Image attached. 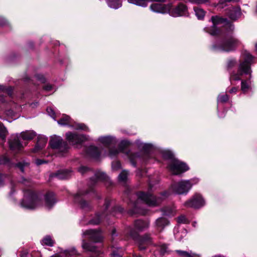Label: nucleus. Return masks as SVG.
<instances>
[{
  "instance_id": "obj_1",
  "label": "nucleus",
  "mask_w": 257,
  "mask_h": 257,
  "mask_svg": "<svg viewBox=\"0 0 257 257\" xmlns=\"http://www.w3.org/2000/svg\"><path fill=\"white\" fill-rule=\"evenodd\" d=\"M243 56L244 61L239 64L237 72L230 73V79L239 80L243 74H250L251 71L250 65L253 61V57L247 52L244 53Z\"/></svg>"
},
{
  "instance_id": "obj_2",
  "label": "nucleus",
  "mask_w": 257,
  "mask_h": 257,
  "mask_svg": "<svg viewBox=\"0 0 257 257\" xmlns=\"http://www.w3.org/2000/svg\"><path fill=\"white\" fill-rule=\"evenodd\" d=\"M163 155L164 158L171 159L169 162V168L173 174L180 175L188 170L189 167L185 163L173 158V155L171 152L165 151Z\"/></svg>"
},
{
  "instance_id": "obj_3",
  "label": "nucleus",
  "mask_w": 257,
  "mask_h": 257,
  "mask_svg": "<svg viewBox=\"0 0 257 257\" xmlns=\"http://www.w3.org/2000/svg\"><path fill=\"white\" fill-rule=\"evenodd\" d=\"M36 136V134L33 131H26L17 134L9 141L10 148L13 151L19 150L24 147L23 144L20 142V139L24 141H30Z\"/></svg>"
},
{
  "instance_id": "obj_4",
  "label": "nucleus",
  "mask_w": 257,
  "mask_h": 257,
  "mask_svg": "<svg viewBox=\"0 0 257 257\" xmlns=\"http://www.w3.org/2000/svg\"><path fill=\"white\" fill-rule=\"evenodd\" d=\"M41 205V201L38 194L36 193L28 190L24 193V197L22 200L21 205L28 209L37 208Z\"/></svg>"
},
{
  "instance_id": "obj_5",
  "label": "nucleus",
  "mask_w": 257,
  "mask_h": 257,
  "mask_svg": "<svg viewBox=\"0 0 257 257\" xmlns=\"http://www.w3.org/2000/svg\"><path fill=\"white\" fill-rule=\"evenodd\" d=\"M240 44L238 40L233 37L218 42L213 45V49L219 52H229L234 50Z\"/></svg>"
},
{
  "instance_id": "obj_6",
  "label": "nucleus",
  "mask_w": 257,
  "mask_h": 257,
  "mask_svg": "<svg viewBox=\"0 0 257 257\" xmlns=\"http://www.w3.org/2000/svg\"><path fill=\"white\" fill-rule=\"evenodd\" d=\"M168 196V193L167 192H164L161 194V196L158 197L149 192H140L138 194V198L149 206H156L159 205L163 199Z\"/></svg>"
},
{
  "instance_id": "obj_7",
  "label": "nucleus",
  "mask_w": 257,
  "mask_h": 257,
  "mask_svg": "<svg viewBox=\"0 0 257 257\" xmlns=\"http://www.w3.org/2000/svg\"><path fill=\"white\" fill-rule=\"evenodd\" d=\"M192 186V184L190 180H182L173 184L171 189L176 194H186Z\"/></svg>"
},
{
  "instance_id": "obj_8",
  "label": "nucleus",
  "mask_w": 257,
  "mask_h": 257,
  "mask_svg": "<svg viewBox=\"0 0 257 257\" xmlns=\"http://www.w3.org/2000/svg\"><path fill=\"white\" fill-rule=\"evenodd\" d=\"M211 21L213 23V27L211 29L207 31L212 36L216 35L219 33V30L216 27L218 25L226 24L230 32H232L234 29L233 26L231 23L228 22L226 19H223L218 16H214L212 17Z\"/></svg>"
},
{
  "instance_id": "obj_9",
  "label": "nucleus",
  "mask_w": 257,
  "mask_h": 257,
  "mask_svg": "<svg viewBox=\"0 0 257 257\" xmlns=\"http://www.w3.org/2000/svg\"><path fill=\"white\" fill-rule=\"evenodd\" d=\"M49 145L53 149L58 152H66L68 149L67 143L64 142L61 137L56 136L52 137Z\"/></svg>"
},
{
  "instance_id": "obj_10",
  "label": "nucleus",
  "mask_w": 257,
  "mask_h": 257,
  "mask_svg": "<svg viewBox=\"0 0 257 257\" xmlns=\"http://www.w3.org/2000/svg\"><path fill=\"white\" fill-rule=\"evenodd\" d=\"M205 204V201L199 194H195L192 198L186 201L184 205L187 207L199 208L203 206Z\"/></svg>"
},
{
  "instance_id": "obj_11",
  "label": "nucleus",
  "mask_w": 257,
  "mask_h": 257,
  "mask_svg": "<svg viewBox=\"0 0 257 257\" xmlns=\"http://www.w3.org/2000/svg\"><path fill=\"white\" fill-rule=\"evenodd\" d=\"M82 236L95 242L101 241L102 239L100 232L93 229L85 230L83 232Z\"/></svg>"
},
{
  "instance_id": "obj_12",
  "label": "nucleus",
  "mask_w": 257,
  "mask_h": 257,
  "mask_svg": "<svg viewBox=\"0 0 257 257\" xmlns=\"http://www.w3.org/2000/svg\"><path fill=\"white\" fill-rule=\"evenodd\" d=\"M134 225V229L130 231V235L135 238L138 232L143 231L149 227V223L147 221L137 220L135 222Z\"/></svg>"
},
{
  "instance_id": "obj_13",
  "label": "nucleus",
  "mask_w": 257,
  "mask_h": 257,
  "mask_svg": "<svg viewBox=\"0 0 257 257\" xmlns=\"http://www.w3.org/2000/svg\"><path fill=\"white\" fill-rule=\"evenodd\" d=\"M170 15L174 17L187 16V8L184 4H180L170 11Z\"/></svg>"
},
{
  "instance_id": "obj_14",
  "label": "nucleus",
  "mask_w": 257,
  "mask_h": 257,
  "mask_svg": "<svg viewBox=\"0 0 257 257\" xmlns=\"http://www.w3.org/2000/svg\"><path fill=\"white\" fill-rule=\"evenodd\" d=\"M66 136L69 142L73 145L80 144L87 140V137L85 136L78 135L72 133H67Z\"/></svg>"
},
{
  "instance_id": "obj_15",
  "label": "nucleus",
  "mask_w": 257,
  "mask_h": 257,
  "mask_svg": "<svg viewBox=\"0 0 257 257\" xmlns=\"http://www.w3.org/2000/svg\"><path fill=\"white\" fill-rule=\"evenodd\" d=\"M150 9L154 12L164 14L169 11L170 7L162 3H155L151 5Z\"/></svg>"
},
{
  "instance_id": "obj_16",
  "label": "nucleus",
  "mask_w": 257,
  "mask_h": 257,
  "mask_svg": "<svg viewBox=\"0 0 257 257\" xmlns=\"http://www.w3.org/2000/svg\"><path fill=\"white\" fill-rule=\"evenodd\" d=\"M82 247L86 251H90L93 253L92 255V257H97L99 255V250L95 246L91 245L90 243L85 242L84 240H83Z\"/></svg>"
},
{
  "instance_id": "obj_17",
  "label": "nucleus",
  "mask_w": 257,
  "mask_h": 257,
  "mask_svg": "<svg viewBox=\"0 0 257 257\" xmlns=\"http://www.w3.org/2000/svg\"><path fill=\"white\" fill-rule=\"evenodd\" d=\"M56 202L54 194L52 192L47 193L45 197V205L48 209L51 208Z\"/></svg>"
},
{
  "instance_id": "obj_18",
  "label": "nucleus",
  "mask_w": 257,
  "mask_h": 257,
  "mask_svg": "<svg viewBox=\"0 0 257 257\" xmlns=\"http://www.w3.org/2000/svg\"><path fill=\"white\" fill-rule=\"evenodd\" d=\"M47 142V139L44 136H39L35 147L33 149V151L35 153L38 152L40 150L44 148Z\"/></svg>"
},
{
  "instance_id": "obj_19",
  "label": "nucleus",
  "mask_w": 257,
  "mask_h": 257,
  "mask_svg": "<svg viewBox=\"0 0 257 257\" xmlns=\"http://www.w3.org/2000/svg\"><path fill=\"white\" fill-rule=\"evenodd\" d=\"M98 141L104 146L114 145L116 142L115 139L110 136L99 137Z\"/></svg>"
},
{
  "instance_id": "obj_20",
  "label": "nucleus",
  "mask_w": 257,
  "mask_h": 257,
  "mask_svg": "<svg viewBox=\"0 0 257 257\" xmlns=\"http://www.w3.org/2000/svg\"><path fill=\"white\" fill-rule=\"evenodd\" d=\"M127 1L130 4H134L138 6L146 7L147 6L149 2L156 1L164 2L165 0H127Z\"/></svg>"
},
{
  "instance_id": "obj_21",
  "label": "nucleus",
  "mask_w": 257,
  "mask_h": 257,
  "mask_svg": "<svg viewBox=\"0 0 257 257\" xmlns=\"http://www.w3.org/2000/svg\"><path fill=\"white\" fill-rule=\"evenodd\" d=\"M169 224V221L165 217H160L156 221V227L158 230L161 231Z\"/></svg>"
},
{
  "instance_id": "obj_22",
  "label": "nucleus",
  "mask_w": 257,
  "mask_h": 257,
  "mask_svg": "<svg viewBox=\"0 0 257 257\" xmlns=\"http://www.w3.org/2000/svg\"><path fill=\"white\" fill-rule=\"evenodd\" d=\"M228 15L233 20L237 19L240 15V10L238 8H232L229 10Z\"/></svg>"
},
{
  "instance_id": "obj_23",
  "label": "nucleus",
  "mask_w": 257,
  "mask_h": 257,
  "mask_svg": "<svg viewBox=\"0 0 257 257\" xmlns=\"http://www.w3.org/2000/svg\"><path fill=\"white\" fill-rule=\"evenodd\" d=\"M11 88H8L4 86L0 85V101L2 102H5L6 94H11Z\"/></svg>"
},
{
  "instance_id": "obj_24",
  "label": "nucleus",
  "mask_w": 257,
  "mask_h": 257,
  "mask_svg": "<svg viewBox=\"0 0 257 257\" xmlns=\"http://www.w3.org/2000/svg\"><path fill=\"white\" fill-rule=\"evenodd\" d=\"M151 242L150 237L147 235L142 238L139 242V247L140 250H143L146 248L145 245H148Z\"/></svg>"
},
{
  "instance_id": "obj_25",
  "label": "nucleus",
  "mask_w": 257,
  "mask_h": 257,
  "mask_svg": "<svg viewBox=\"0 0 257 257\" xmlns=\"http://www.w3.org/2000/svg\"><path fill=\"white\" fill-rule=\"evenodd\" d=\"M87 153L91 157L97 158L99 156L100 151L96 147L90 146L87 150Z\"/></svg>"
},
{
  "instance_id": "obj_26",
  "label": "nucleus",
  "mask_w": 257,
  "mask_h": 257,
  "mask_svg": "<svg viewBox=\"0 0 257 257\" xmlns=\"http://www.w3.org/2000/svg\"><path fill=\"white\" fill-rule=\"evenodd\" d=\"M55 176L59 179H68L70 176V172L66 170H62L56 173Z\"/></svg>"
},
{
  "instance_id": "obj_27",
  "label": "nucleus",
  "mask_w": 257,
  "mask_h": 257,
  "mask_svg": "<svg viewBox=\"0 0 257 257\" xmlns=\"http://www.w3.org/2000/svg\"><path fill=\"white\" fill-rule=\"evenodd\" d=\"M108 6L112 9H117L121 7V3L119 0H107Z\"/></svg>"
},
{
  "instance_id": "obj_28",
  "label": "nucleus",
  "mask_w": 257,
  "mask_h": 257,
  "mask_svg": "<svg viewBox=\"0 0 257 257\" xmlns=\"http://www.w3.org/2000/svg\"><path fill=\"white\" fill-rule=\"evenodd\" d=\"M178 255L181 257H199V255L195 253H192L191 251L187 252L185 251L176 250Z\"/></svg>"
},
{
  "instance_id": "obj_29",
  "label": "nucleus",
  "mask_w": 257,
  "mask_h": 257,
  "mask_svg": "<svg viewBox=\"0 0 257 257\" xmlns=\"http://www.w3.org/2000/svg\"><path fill=\"white\" fill-rule=\"evenodd\" d=\"M71 118L69 116L66 115H63L62 117L58 120V124L62 125H67L70 123Z\"/></svg>"
},
{
  "instance_id": "obj_30",
  "label": "nucleus",
  "mask_w": 257,
  "mask_h": 257,
  "mask_svg": "<svg viewBox=\"0 0 257 257\" xmlns=\"http://www.w3.org/2000/svg\"><path fill=\"white\" fill-rule=\"evenodd\" d=\"M163 213L166 215H174L175 214L176 210L171 207H167L163 209Z\"/></svg>"
},
{
  "instance_id": "obj_31",
  "label": "nucleus",
  "mask_w": 257,
  "mask_h": 257,
  "mask_svg": "<svg viewBox=\"0 0 257 257\" xmlns=\"http://www.w3.org/2000/svg\"><path fill=\"white\" fill-rule=\"evenodd\" d=\"M139 147L141 149H142L146 152H150L153 149V146L152 145L150 144H143L141 143L139 144Z\"/></svg>"
},
{
  "instance_id": "obj_32",
  "label": "nucleus",
  "mask_w": 257,
  "mask_h": 257,
  "mask_svg": "<svg viewBox=\"0 0 257 257\" xmlns=\"http://www.w3.org/2000/svg\"><path fill=\"white\" fill-rule=\"evenodd\" d=\"M41 243L43 245H46L48 246H52L54 243V241L52 239L50 236H47L43 238Z\"/></svg>"
},
{
  "instance_id": "obj_33",
  "label": "nucleus",
  "mask_w": 257,
  "mask_h": 257,
  "mask_svg": "<svg viewBox=\"0 0 257 257\" xmlns=\"http://www.w3.org/2000/svg\"><path fill=\"white\" fill-rule=\"evenodd\" d=\"M195 15L199 19H202L205 15V12L201 9L196 8H194Z\"/></svg>"
},
{
  "instance_id": "obj_34",
  "label": "nucleus",
  "mask_w": 257,
  "mask_h": 257,
  "mask_svg": "<svg viewBox=\"0 0 257 257\" xmlns=\"http://www.w3.org/2000/svg\"><path fill=\"white\" fill-rule=\"evenodd\" d=\"M250 89L249 83L246 81L243 80L241 81V90L243 93L248 91Z\"/></svg>"
},
{
  "instance_id": "obj_35",
  "label": "nucleus",
  "mask_w": 257,
  "mask_h": 257,
  "mask_svg": "<svg viewBox=\"0 0 257 257\" xmlns=\"http://www.w3.org/2000/svg\"><path fill=\"white\" fill-rule=\"evenodd\" d=\"M66 257H74L77 254V251L74 248L67 250L65 251Z\"/></svg>"
},
{
  "instance_id": "obj_36",
  "label": "nucleus",
  "mask_w": 257,
  "mask_h": 257,
  "mask_svg": "<svg viewBox=\"0 0 257 257\" xmlns=\"http://www.w3.org/2000/svg\"><path fill=\"white\" fill-rule=\"evenodd\" d=\"M7 134V131L6 127L0 123V138L2 140H5Z\"/></svg>"
},
{
  "instance_id": "obj_37",
  "label": "nucleus",
  "mask_w": 257,
  "mask_h": 257,
  "mask_svg": "<svg viewBox=\"0 0 257 257\" xmlns=\"http://www.w3.org/2000/svg\"><path fill=\"white\" fill-rule=\"evenodd\" d=\"M128 173L125 171H122L118 176V179L120 181L124 182L127 179Z\"/></svg>"
},
{
  "instance_id": "obj_38",
  "label": "nucleus",
  "mask_w": 257,
  "mask_h": 257,
  "mask_svg": "<svg viewBox=\"0 0 257 257\" xmlns=\"http://www.w3.org/2000/svg\"><path fill=\"white\" fill-rule=\"evenodd\" d=\"M95 178L98 180H105L107 176L106 174L103 172L98 171L95 174Z\"/></svg>"
},
{
  "instance_id": "obj_39",
  "label": "nucleus",
  "mask_w": 257,
  "mask_h": 257,
  "mask_svg": "<svg viewBox=\"0 0 257 257\" xmlns=\"http://www.w3.org/2000/svg\"><path fill=\"white\" fill-rule=\"evenodd\" d=\"M102 216H100V215H97L95 218L91 219L89 221V223L94 225L98 224L102 220Z\"/></svg>"
},
{
  "instance_id": "obj_40",
  "label": "nucleus",
  "mask_w": 257,
  "mask_h": 257,
  "mask_svg": "<svg viewBox=\"0 0 257 257\" xmlns=\"http://www.w3.org/2000/svg\"><path fill=\"white\" fill-rule=\"evenodd\" d=\"M228 100V96L227 94L219 95L217 97L218 102H225Z\"/></svg>"
},
{
  "instance_id": "obj_41",
  "label": "nucleus",
  "mask_w": 257,
  "mask_h": 257,
  "mask_svg": "<svg viewBox=\"0 0 257 257\" xmlns=\"http://www.w3.org/2000/svg\"><path fill=\"white\" fill-rule=\"evenodd\" d=\"M236 64V61L233 59H230L227 62V68L228 70L231 69Z\"/></svg>"
},
{
  "instance_id": "obj_42",
  "label": "nucleus",
  "mask_w": 257,
  "mask_h": 257,
  "mask_svg": "<svg viewBox=\"0 0 257 257\" xmlns=\"http://www.w3.org/2000/svg\"><path fill=\"white\" fill-rule=\"evenodd\" d=\"M119 152V150L115 148H112L109 150L108 153V156L112 158L115 157L116 155H117Z\"/></svg>"
},
{
  "instance_id": "obj_43",
  "label": "nucleus",
  "mask_w": 257,
  "mask_h": 257,
  "mask_svg": "<svg viewBox=\"0 0 257 257\" xmlns=\"http://www.w3.org/2000/svg\"><path fill=\"white\" fill-rule=\"evenodd\" d=\"M111 254L113 257H121L122 254V249L120 248L117 251L113 250Z\"/></svg>"
},
{
  "instance_id": "obj_44",
  "label": "nucleus",
  "mask_w": 257,
  "mask_h": 257,
  "mask_svg": "<svg viewBox=\"0 0 257 257\" xmlns=\"http://www.w3.org/2000/svg\"><path fill=\"white\" fill-rule=\"evenodd\" d=\"M128 156L129 157L130 161L132 162V163L134 165H135L134 161L136 158H137L139 157L138 154H136V153H134V154L131 153L130 154H128Z\"/></svg>"
},
{
  "instance_id": "obj_45",
  "label": "nucleus",
  "mask_w": 257,
  "mask_h": 257,
  "mask_svg": "<svg viewBox=\"0 0 257 257\" xmlns=\"http://www.w3.org/2000/svg\"><path fill=\"white\" fill-rule=\"evenodd\" d=\"M120 168V164L119 162H113L112 163V168L113 170H116Z\"/></svg>"
},
{
  "instance_id": "obj_46",
  "label": "nucleus",
  "mask_w": 257,
  "mask_h": 257,
  "mask_svg": "<svg viewBox=\"0 0 257 257\" xmlns=\"http://www.w3.org/2000/svg\"><path fill=\"white\" fill-rule=\"evenodd\" d=\"M177 221L179 223H188L186 217L184 215H181L177 218Z\"/></svg>"
},
{
  "instance_id": "obj_47",
  "label": "nucleus",
  "mask_w": 257,
  "mask_h": 257,
  "mask_svg": "<svg viewBox=\"0 0 257 257\" xmlns=\"http://www.w3.org/2000/svg\"><path fill=\"white\" fill-rule=\"evenodd\" d=\"M76 129L77 130H82L84 131H88V127L84 124H78L76 126Z\"/></svg>"
},
{
  "instance_id": "obj_48",
  "label": "nucleus",
  "mask_w": 257,
  "mask_h": 257,
  "mask_svg": "<svg viewBox=\"0 0 257 257\" xmlns=\"http://www.w3.org/2000/svg\"><path fill=\"white\" fill-rule=\"evenodd\" d=\"M160 251L161 252V254H164L167 252V247L166 245H161L159 247Z\"/></svg>"
},
{
  "instance_id": "obj_49",
  "label": "nucleus",
  "mask_w": 257,
  "mask_h": 257,
  "mask_svg": "<svg viewBox=\"0 0 257 257\" xmlns=\"http://www.w3.org/2000/svg\"><path fill=\"white\" fill-rule=\"evenodd\" d=\"M28 163H19L17 164V167L20 168V169L21 170V171L23 172H24V167H26V166H28Z\"/></svg>"
},
{
  "instance_id": "obj_50",
  "label": "nucleus",
  "mask_w": 257,
  "mask_h": 257,
  "mask_svg": "<svg viewBox=\"0 0 257 257\" xmlns=\"http://www.w3.org/2000/svg\"><path fill=\"white\" fill-rule=\"evenodd\" d=\"M47 111L48 113L52 117L54 118H55V112L52 108L51 107H48L47 109Z\"/></svg>"
},
{
  "instance_id": "obj_51",
  "label": "nucleus",
  "mask_w": 257,
  "mask_h": 257,
  "mask_svg": "<svg viewBox=\"0 0 257 257\" xmlns=\"http://www.w3.org/2000/svg\"><path fill=\"white\" fill-rule=\"evenodd\" d=\"M36 78L42 83H44L45 82V79L43 75L38 74L36 76Z\"/></svg>"
},
{
  "instance_id": "obj_52",
  "label": "nucleus",
  "mask_w": 257,
  "mask_h": 257,
  "mask_svg": "<svg viewBox=\"0 0 257 257\" xmlns=\"http://www.w3.org/2000/svg\"><path fill=\"white\" fill-rule=\"evenodd\" d=\"M6 179H8V178L0 174V187L3 186L4 181H5Z\"/></svg>"
},
{
  "instance_id": "obj_53",
  "label": "nucleus",
  "mask_w": 257,
  "mask_h": 257,
  "mask_svg": "<svg viewBox=\"0 0 257 257\" xmlns=\"http://www.w3.org/2000/svg\"><path fill=\"white\" fill-rule=\"evenodd\" d=\"M88 169V168L84 167V166H82V167H80V168H79L78 171L80 173L83 174L84 172H86Z\"/></svg>"
},
{
  "instance_id": "obj_54",
  "label": "nucleus",
  "mask_w": 257,
  "mask_h": 257,
  "mask_svg": "<svg viewBox=\"0 0 257 257\" xmlns=\"http://www.w3.org/2000/svg\"><path fill=\"white\" fill-rule=\"evenodd\" d=\"M44 89L47 91H50L53 90V86L50 84H46L44 87Z\"/></svg>"
},
{
  "instance_id": "obj_55",
  "label": "nucleus",
  "mask_w": 257,
  "mask_h": 257,
  "mask_svg": "<svg viewBox=\"0 0 257 257\" xmlns=\"http://www.w3.org/2000/svg\"><path fill=\"white\" fill-rule=\"evenodd\" d=\"M8 23L7 21L4 18H0V25L2 26H5Z\"/></svg>"
},
{
  "instance_id": "obj_56",
  "label": "nucleus",
  "mask_w": 257,
  "mask_h": 257,
  "mask_svg": "<svg viewBox=\"0 0 257 257\" xmlns=\"http://www.w3.org/2000/svg\"><path fill=\"white\" fill-rule=\"evenodd\" d=\"M192 3L196 4H202L208 2L209 0H191Z\"/></svg>"
},
{
  "instance_id": "obj_57",
  "label": "nucleus",
  "mask_w": 257,
  "mask_h": 257,
  "mask_svg": "<svg viewBox=\"0 0 257 257\" xmlns=\"http://www.w3.org/2000/svg\"><path fill=\"white\" fill-rule=\"evenodd\" d=\"M192 3L196 4H202L208 2L209 0H191Z\"/></svg>"
},
{
  "instance_id": "obj_58",
  "label": "nucleus",
  "mask_w": 257,
  "mask_h": 257,
  "mask_svg": "<svg viewBox=\"0 0 257 257\" xmlns=\"http://www.w3.org/2000/svg\"><path fill=\"white\" fill-rule=\"evenodd\" d=\"M237 90V88L236 87H233L230 90H229V92L230 93H235Z\"/></svg>"
},
{
  "instance_id": "obj_59",
  "label": "nucleus",
  "mask_w": 257,
  "mask_h": 257,
  "mask_svg": "<svg viewBox=\"0 0 257 257\" xmlns=\"http://www.w3.org/2000/svg\"><path fill=\"white\" fill-rule=\"evenodd\" d=\"M36 163L37 164V165H40L44 163V161L42 160H37L36 161Z\"/></svg>"
},
{
  "instance_id": "obj_60",
  "label": "nucleus",
  "mask_w": 257,
  "mask_h": 257,
  "mask_svg": "<svg viewBox=\"0 0 257 257\" xmlns=\"http://www.w3.org/2000/svg\"><path fill=\"white\" fill-rule=\"evenodd\" d=\"M86 204L87 203L85 201H82L81 206L82 207H84Z\"/></svg>"
},
{
  "instance_id": "obj_61",
  "label": "nucleus",
  "mask_w": 257,
  "mask_h": 257,
  "mask_svg": "<svg viewBox=\"0 0 257 257\" xmlns=\"http://www.w3.org/2000/svg\"><path fill=\"white\" fill-rule=\"evenodd\" d=\"M196 224H197V222H193L192 223V225H193V226L194 227H196Z\"/></svg>"
},
{
  "instance_id": "obj_62",
  "label": "nucleus",
  "mask_w": 257,
  "mask_h": 257,
  "mask_svg": "<svg viewBox=\"0 0 257 257\" xmlns=\"http://www.w3.org/2000/svg\"><path fill=\"white\" fill-rule=\"evenodd\" d=\"M149 186H150V188L151 189L152 188V185L151 183H150V185H149Z\"/></svg>"
},
{
  "instance_id": "obj_63",
  "label": "nucleus",
  "mask_w": 257,
  "mask_h": 257,
  "mask_svg": "<svg viewBox=\"0 0 257 257\" xmlns=\"http://www.w3.org/2000/svg\"><path fill=\"white\" fill-rule=\"evenodd\" d=\"M218 115H219V116L220 117H222L224 116L223 114H219Z\"/></svg>"
},
{
  "instance_id": "obj_64",
  "label": "nucleus",
  "mask_w": 257,
  "mask_h": 257,
  "mask_svg": "<svg viewBox=\"0 0 257 257\" xmlns=\"http://www.w3.org/2000/svg\"><path fill=\"white\" fill-rule=\"evenodd\" d=\"M255 51L257 52V44L255 45Z\"/></svg>"
}]
</instances>
